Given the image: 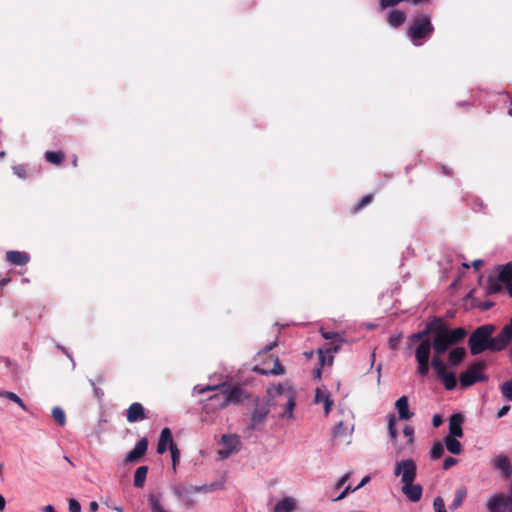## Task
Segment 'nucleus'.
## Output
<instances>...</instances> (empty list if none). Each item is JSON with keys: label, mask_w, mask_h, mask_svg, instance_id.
Masks as SVG:
<instances>
[{"label": "nucleus", "mask_w": 512, "mask_h": 512, "mask_svg": "<svg viewBox=\"0 0 512 512\" xmlns=\"http://www.w3.org/2000/svg\"><path fill=\"white\" fill-rule=\"evenodd\" d=\"M431 330L425 326L422 331L409 336V344L418 343L415 348V359L417 362V373L427 376L429 373V357L431 356L432 341L429 338Z\"/></svg>", "instance_id": "1"}, {"label": "nucleus", "mask_w": 512, "mask_h": 512, "mask_svg": "<svg viewBox=\"0 0 512 512\" xmlns=\"http://www.w3.org/2000/svg\"><path fill=\"white\" fill-rule=\"evenodd\" d=\"M431 330L425 326L422 331L409 336V344L418 343L415 348V359L417 362V373L427 376L429 373V357L431 356L432 341L429 338Z\"/></svg>", "instance_id": "2"}, {"label": "nucleus", "mask_w": 512, "mask_h": 512, "mask_svg": "<svg viewBox=\"0 0 512 512\" xmlns=\"http://www.w3.org/2000/svg\"><path fill=\"white\" fill-rule=\"evenodd\" d=\"M494 272L496 274H491L486 279V295L501 293L505 286L508 295L512 298V261L495 266Z\"/></svg>", "instance_id": "3"}, {"label": "nucleus", "mask_w": 512, "mask_h": 512, "mask_svg": "<svg viewBox=\"0 0 512 512\" xmlns=\"http://www.w3.org/2000/svg\"><path fill=\"white\" fill-rule=\"evenodd\" d=\"M434 32L431 17L427 14H417L407 28V36L416 46L422 45Z\"/></svg>", "instance_id": "4"}, {"label": "nucleus", "mask_w": 512, "mask_h": 512, "mask_svg": "<svg viewBox=\"0 0 512 512\" xmlns=\"http://www.w3.org/2000/svg\"><path fill=\"white\" fill-rule=\"evenodd\" d=\"M220 390V393L210 397V400H216L221 408H225L230 404L238 405L242 403L246 397L243 388L237 385L223 383L216 386H207L202 391Z\"/></svg>", "instance_id": "5"}, {"label": "nucleus", "mask_w": 512, "mask_h": 512, "mask_svg": "<svg viewBox=\"0 0 512 512\" xmlns=\"http://www.w3.org/2000/svg\"><path fill=\"white\" fill-rule=\"evenodd\" d=\"M495 331L493 324L477 327L470 335L468 346L472 355H478L486 350L491 351L492 334Z\"/></svg>", "instance_id": "6"}, {"label": "nucleus", "mask_w": 512, "mask_h": 512, "mask_svg": "<svg viewBox=\"0 0 512 512\" xmlns=\"http://www.w3.org/2000/svg\"><path fill=\"white\" fill-rule=\"evenodd\" d=\"M486 364L483 361H477L470 365L466 371L460 374L459 380L462 387H469L473 384L487 380L483 373Z\"/></svg>", "instance_id": "7"}, {"label": "nucleus", "mask_w": 512, "mask_h": 512, "mask_svg": "<svg viewBox=\"0 0 512 512\" xmlns=\"http://www.w3.org/2000/svg\"><path fill=\"white\" fill-rule=\"evenodd\" d=\"M271 349L272 345L266 347L264 355L267 356V359L261 365L254 366L253 371L261 375H282L285 373V368L280 363L278 357L268 354V351Z\"/></svg>", "instance_id": "8"}, {"label": "nucleus", "mask_w": 512, "mask_h": 512, "mask_svg": "<svg viewBox=\"0 0 512 512\" xmlns=\"http://www.w3.org/2000/svg\"><path fill=\"white\" fill-rule=\"evenodd\" d=\"M270 402L269 398L261 399L257 397L254 400V409L251 415V424L250 428L255 429L258 425L263 424L270 412Z\"/></svg>", "instance_id": "9"}, {"label": "nucleus", "mask_w": 512, "mask_h": 512, "mask_svg": "<svg viewBox=\"0 0 512 512\" xmlns=\"http://www.w3.org/2000/svg\"><path fill=\"white\" fill-rule=\"evenodd\" d=\"M417 474V467L412 459L401 460L396 463L394 475L401 476L402 484L414 482Z\"/></svg>", "instance_id": "10"}, {"label": "nucleus", "mask_w": 512, "mask_h": 512, "mask_svg": "<svg viewBox=\"0 0 512 512\" xmlns=\"http://www.w3.org/2000/svg\"><path fill=\"white\" fill-rule=\"evenodd\" d=\"M512 340V328L507 324L496 337H492L491 351L497 352L505 349Z\"/></svg>", "instance_id": "11"}, {"label": "nucleus", "mask_w": 512, "mask_h": 512, "mask_svg": "<svg viewBox=\"0 0 512 512\" xmlns=\"http://www.w3.org/2000/svg\"><path fill=\"white\" fill-rule=\"evenodd\" d=\"M452 345L453 344L448 336V333L446 332V327H439L438 333L434 336L432 341V348L434 353L443 354Z\"/></svg>", "instance_id": "12"}, {"label": "nucleus", "mask_w": 512, "mask_h": 512, "mask_svg": "<svg viewBox=\"0 0 512 512\" xmlns=\"http://www.w3.org/2000/svg\"><path fill=\"white\" fill-rule=\"evenodd\" d=\"M487 508L489 512H512V503L510 498L499 494L490 499Z\"/></svg>", "instance_id": "13"}, {"label": "nucleus", "mask_w": 512, "mask_h": 512, "mask_svg": "<svg viewBox=\"0 0 512 512\" xmlns=\"http://www.w3.org/2000/svg\"><path fill=\"white\" fill-rule=\"evenodd\" d=\"M221 442L225 446L224 449L219 450L222 458H227L240 449L241 442L237 435H223Z\"/></svg>", "instance_id": "14"}, {"label": "nucleus", "mask_w": 512, "mask_h": 512, "mask_svg": "<svg viewBox=\"0 0 512 512\" xmlns=\"http://www.w3.org/2000/svg\"><path fill=\"white\" fill-rule=\"evenodd\" d=\"M145 409L139 402L132 403L126 411V419L129 423H135L146 419Z\"/></svg>", "instance_id": "15"}, {"label": "nucleus", "mask_w": 512, "mask_h": 512, "mask_svg": "<svg viewBox=\"0 0 512 512\" xmlns=\"http://www.w3.org/2000/svg\"><path fill=\"white\" fill-rule=\"evenodd\" d=\"M148 448V439L146 437L141 438L135 445V447L127 454L126 461L133 463L137 462L142 458Z\"/></svg>", "instance_id": "16"}, {"label": "nucleus", "mask_w": 512, "mask_h": 512, "mask_svg": "<svg viewBox=\"0 0 512 512\" xmlns=\"http://www.w3.org/2000/svg\"><path fill=\"white\" fill-rule=\"evenodd\" d=\"M5 258L15 266H24L30 261V255L27 252L17 250L7 251Z\"/></svg>", "instance_id": "17"}, {"label": "nucleus", "mask_w": 512, "mask_h": 512, "mask_svg": "<svg viewBox=\"0 0 512 512\" xmlns=\"http://www.w3.org/2000/svg\"><path fill=\"white\" fill-rule=\"evenodd\" d=\"M464 421V417L462 414L457 413L453 414L449 418V435L450 437H463V429L462 424Z\"/></svg>", "instance_id": "18"}, {"label": "nucleus", "mask_w": 512, "mask_h": 512, "mask_svg": "<svg viewBox=\"0 0 512 512\" xmlns=\"http://www.w3.org/2000/svg\"><path fill=\"white\" fill-rule=\"evenodd\" d=\"M422 487L414 482L404 483L402 486L403 494L412 502H418L422 497Z\"/></svg>", "instance_id": "19"}, {"label": "nucleus", "mask_w": 512, "mask_h": 512, "mask_svg": "<svg viewBox=\"0 0 512 512\" xmlns=\"http://www.w3.org/2000/svg\"><path fill=\"white\" fill-rule=\"evenodd\" d=\"M171 443H174L173 437H172V432L169 428L166 427V428L162 429V431H161L158 445H157V453H159V454L165 453L167 450V447L171 446Z\"/></svg>", "instance_id": "20"}, {"label": "nucleus", "mask_w": 512, "mask_h": 512, "mask_svg": "<svg viewBox=\"0 0 512 512\" xmlns=\"http://www.w3.org/2000/svg\"><path fill=\"white\" fill-rule=\"evenodd\" d=\"M395 407L399 414V419L401 420H409L413 417V413L409 410L408 398L407 396L400 397L396 403Z\"/></svg>", "instance_id": "21"}, {"label": "nucleus", "mask_w": 512, "mask_h": 512, "mask_svg": "<svg viewBox=\"0 0 512 512\" xmlns=\"http://www.w3.org/2000/svg\"><path fill=\"white\" fill-rule=\"evenodd\" d=\"M315 403H323L324 404V413L327 416L333 405V400L330 398V395L323 391L320 388H317L315 391V397H314Z\"/></svg>", "instance_id": "22"}, {"label": "nucleus", "mask_w": 512, "mask_h": 512, "mask_svg": "<svg viewBox=\"0 0 512 512\" xmlns=\"http://www.w3.org/2000/svg\"><path fill=\"white\" fill-rule=\"evenodd\" d=\"M406 13L401 10H391L387 16L388 24L393 28H398L406 21Z\"/></svg>", "instance_id": "23"}, {"label": "nucleus", "mask_w": 512, "mask_h": 512, "mask_svg": "<svg viewBox=\"0 0 512 512\" xmlns=\"http://www.w3.org/2000/svg\"><path fill=\"white\" fill-rule=\"evenodd\" d=\"M296 509V500L292 497H285L274 507V512H293Z\"/></svg>", "instance_id": "24"}, {"label": "nucleus", "mask_w": 512, "mask_h": 512, "mask_svg": "<svg viewBox=\"0 0 512 512\" xmlns=\"http://www.w3.org/2000/svg\"><path fill=\"white\" fill-rule=\"evenodd\" d=\"M495 468L502 471L503 475L507 478L512 474V466L506 456H498L494 461Z\"/></svg>", "instance_id": "25"}, {"label": "nucleus", "mask_w": 512, "mask_h": 512, "mask_svg": "<svg viewBox=\"0 0 512 512\" xmlns=\"http://www.w3.org/2000/svg\"><path fill=\"white\" fill-rule=\"evenodd\" d=\"M44 158L48 163L60 166L64 162L66 156L62 151H46Z\"/></svg>", "instance_id": "26"}, {"label": "nucleus", "mask_w": 512, "mask_h": 512, "mask_svg": "<svg viewBox=\"0 0 512 512\" xmlns=\"http://www.w3.org/2000/svg\"><path fill=\"white\" fill-rule=\"evenodd\" d=\"M465 355V349L463 347H457L449 353L448 362L452 366H457L464 360Z\"/></svg>", "instance_id": "27"}, {"label": "nucleus", "mask_w": 512, "mask_h": 512, "mask_svg": "<svg viewBox=\"0 0 512 512\" xmlns=\"http://www.w3.org/2000/svg\"><path fill=\"white\" fill-rule=\"evenodd\" d=\"M457 437L446 436L444 438V443L447 450L455 455H459L462 453L463 448L462 444L456 439Z\"/></svg>", "instance_id": "28"}, {"label": "nucleus", "mask_w": 512, "mask_h": 512, "mask_svg": "<svg viewBox=\"0 0 512 512\" xmlns=\"http://www.w3.org/2000/svg\"><path fill=\"white\" fill-rule=\"evenodd\" d=\"M466 496H467V489H466V487H464V486L459 487L455 491V496H454V499H453L452 503L450 504V509L451 510L458 509L462 505V503H463L464 499L466 498Z\"/></svg>", "instance_id": "29"}, {"label": "nucleus", "mask_w": 512, "mask_h": 512, "mask_svg": "<svg viewBox=\"0 0 512 512\" xmlns=\"http://www.w3.org/2000/svg\"><path fill=\"white\" fill-rule=\"evenodd\" d=\"M446 332L453 345L460 343L466 336L467 332L463 327H458L453 330L446 328Z\"/></svg>", "instance_id": "30"}, {"label": "nucleus", "mask_w": 512, "mask_h": 512, "mask_svg": "<svg viewBox=\"0 0 512 512\" xmlns=\"http://www.w3.org/2000/svg\"><path fill=\"white\" fill-rule=\"evenodd\" d=\"M148 473L147 466H140L136 469L134 474V486L137 488H142L145 484V480Z\"/></svg>", "instance_id": "31"}, {"label": "nucleus", "mask_w": 512, "mask_h": 512, "mask_svg": "<svg viewBox=\"0 0 512 512\" xmlns=\"http://www.w3.org/2000/svg\"><path fill=\"white\" fill-rule=\"evenodd\" d=\"M440 355L441 354L434 353L432 359H429V367L432 366L439 377L443 375L445 372H447L445 364L443 360L440 358Z\"/></svg>", "instance_id": "32"}, {"label": "nucleus", "mask_w": 512, "mask_h": 512, "mask_svg": "<svg viewBox=\"0 0 512 512\" xmlns=\"http://www.w3.org/2000/svg\"><path fill=\"white\" fill-rule=\"evenodd\" d=\"M374 200V195L373 194H367L365 196H363L352 208H351V213L352 214H357L359 213L361 210H363L365 207H367L368 205H370Z\"/></svg>", "instance_id": "33"}, {"label": "nucleus", "mask_w": 512, "mask_h": 512, "mask_svg": "<svg viewBox=\"0 0 512 512\" xmlns=\"http://www.w3.org/2000/svg\"><path fill=\"white\" fill-rule=\"evenodd\" d=\"M443 385L445 389L447 390H453L457 385V379L456 376L451 372H445L443 375L440 376Z\"/></svg>", "instance_id": "34"}, {"label": "nucleus", "mask_w": 512, "mask_h": 512, "mask_svg": "<svg viewBox=\"0 0 512 512\" xmlns=\"http://www.w3.org/2000/svg\"><path fill=\"white\" fill-rule=\"evenodd\" d=\"M0 397H4L14 403H16L19 407H21L23 410H27V407L25 403L22 401V399L14 392L9 391H3L0 392Z\"/></svg>", "instance_id": "35"}, {"label": "nucleus", "mask_w": 512, "mask_h": 512, "mask_svg": "<svg viewBox=\"0 0 512 512\" xmlns=\"http://www.w3.org/2000/svg\"><path fill=\"white\" fill-rule=\"evenodd\" d=\"M317 353L319 356L317 367L323 368L325 365L331 366L333 364V360H334L333 355H329L327 357V354L325 353L324 349H318Z\"/></svg>", "instance_id": "36"}, {"label": "nucleus", "mask_w": 512, "mask_h": 512, "mask_svg": "<svg viewBox=\"0 0 512 512\" xmlns=\"http://www.w3.org/2000/svg\"><path fill=\"white\" fill-rule=\"evenodd\" d=\"M52 417L60 426H64L66 424L65 412L60 407L53 408Z\"/></svg>", "instance_id": "37"}, {"label": "nucleus", "mask_w": 512, "mask_h": 512, "mask_svg": "<svg viewBox=\"0 0 512 512\" xmlns=\"http://www.w3.org/2000/svg\"><path fill=\"white\" fill-rule=\"evenodd\" d=\"M444 454V446L441 442H435L430 451V457L433 460L439 459Z\"/></svg>", "instance_id": "38"}, {"label": "nucleus", "mask_w": 512, "mask_h": 512, "mask_svg": "<svg viewBox=\"0 0 512 512\" xmlns=\"http://www.w3.org/2000/svg\"><path fill=\"white\" fill-rule=\"evenodd\" d=\"M342 342L343 339L331 341L325 344V346L322 349H324L326 354L331 355L332 353H336L340 349Z\"/></svg>", "instance_id": "39"}, {"label": "nucleus", "mask_w": 512, "mask_h": 512, "mask_svg": "<svg viewBox=\"0 0 512 512\" xmlns=\"http://www.w3.org/2000/svg\"><path fill=\"white\" fill-rule=\"evenodd\" d=\"M12 170H13L14 174L17 177H19L20 179H27L29 176L26 165H23V164L14 165V166H12Z\"/></svg>", "instance_id": "40"}, {"label": "nucleus", "mask_w": 512, "mask_h": 512, "mask_svg": "<svg viewBox=\"0 0 512 512\" xmlns=\"http://www.w3.org/2000/svg\"><path fill=\"white\" fill-rule=\"evenodd\" d=\"M388 433L392 440L397 438L396 418L394 415L388 417Z\"/></svg>", "instance_id": "41"}, {"label": "nucleus", "mask_w": 512, "mask_h": 512, "mask_svg": "<svg viewBox=\"0 0 512 512\" xmlns=\"http://www.w3.org/2000/svg\"><path fill=\"white\" fill-rule=\"evenodd\" d=\"M501 393L507 400L512 401V380L502 384Z\"/></svg>", "instance_id": "42"}, {"label": "nucleus", "mask_w": 512, "mask_h": 512, "mask_svg": "<svg viewBox=\"0 0 512 512\" xmlns=\"http://www.w3.org/2000/svg\"><path fill=\"white\" fill-rule=\"evenodd\" d=\"M426 327L429 328L432 333L435 332L437 334L439 327H445V326H444L441 318L435 317L431 322H429L426 325Z\"/></svg>", "instance_id": "43"}, {"label": "nucleus", "mask_w": 512, "mask_h": 512, "mask_svg": "<svg viewBox=\"0 0 512 512\" xmlns=\"http://www.w3.org/2000/svg\"><path fill=\"white\" fill-rule=\"evenodd\" d=\"M295 407V400L292 396L289 397L286 403V409L284 413L282 414L283 417H289L291 418L293 416V409Z\"/></svg>", "instance_id": "44"}, {"label": "nucleus", "mask_w": 512, "mask_h": 512, "mask_svg": "<svg viewBox=\"0 0 512 512\" xmlns=\"http://www.w3.org/2000/svg\"><path fill=\"white\" fill-rule=\"evenodd\" d=\"M170 452H171L173 468L175 469L176 468V464H177V462L179 460V457H180V451L178 450V448H177L175 443H171Z\"/></svg>", "instance_id": "45"}, {"label": "nucleus", "mask_w": 512, "mask_h": 512, "mask_svg": "<svg viewBox=\"0 0 512 512\" xmlns=\"http://www.w3.org/2000/svg\"><path fill=\"white\" fill-rule=\"evenodd\" d=\"M320 333L322 335V337L326 340H331V341H335V340H340L342 339L340 337V335L338 333H335V332H328V331H325L323 329L320 330Z\"/></svg>", "instance_id": "46"}, {"label": "nucleus", "mask_w": 512, "mask_h": 512, "mask_svg": "<svg viewBox=\"0 0 512 512\" xmlns=\"http://www.w3.org/2000/svg\"><path fill=\"white\" fill-rule=\"evenodd\" d=\"M433 505H434L435 512H447L446 508H445L444 501L441 497H436L434 499Z\"/></svg>", "instance_id": "47"}, {"label": "nucleus", "mask_w": 512, "mask_h": 512, "mask_svg": "<svg viewBox=\"0 0 512 512\" xmlns=\"http://www.w3.org/2000/svg\"><path fill=\"white\" fill-rule=\"evenodd\" d=\"M403 433L406 437H408V443H413L414 441V428L410 425H406L403 429Z\"/></svg>", "instance_id": "48"}, {"label": "nucleus", "mask_w": 512, "mask_h": 512, "mask_svg": "<svg viewBox=\"0 0 512 512\" xmlns=\"http://www.w3.org/2000/svg\"><path fill=\"white\" fill-rule=\"evenodd\" d=\"M358 488L355 487V488H352L350 485H348L343 491L342 493L337 496L336 498H334L333 500L334 501H340L342 499H344L350 492H354L356 491Z\"/></svg>", "instance_id": "49"}, {"label": "nucleus", "mask_w": 512, "mask_h": 512, "mask_svg": "<svg viewBox=\"0 0 512 512\" xmlns=\"http://www.w3.org/2000/svg\"><path fill=\"white\" fill-rule=\"evenodd\" d=\"M458 463V460L454 457H447L445 458L444 462H443V469L444 470H448L450 469L452 466L456 465Z\"/></svg>", "instance_id": "50"}, {"label": "nucleus", "mask_w": 512, "mask_h": 512, "mask_svg": "<svg viewBox=\"0 0 512 512\" xmlns=\"http://www.w3.org/2000/svg\"><path fill=\"white\" fill-rule=\"evenodd\" d=\"M69 511L70 512H80L81 511V505L76 499L69 500Z\"/></svg>", "instance_id": "51"}, {"label": "nucleus", "mask_w": 512, "mask_h": 512, "mask_svg": "<svg viewBox=\"0 0 512 512\" xmlns=\"http://www.w3.org/2000/svg\"><path fill=\"white\" fill-rule=\"evenodd\" d=\"M350 476H351V473H350V472H348V473L344 474V475H343V476L338 480V482L336 483L335 488H336V489H340V488H341V487H342V486H343V485H344V484L349 480Z\"/></svg>", "instance_id": "52"}, {"label": "nucleus", "mask_w": 512, "mask_h": 512, "mask_svg": "<svg viewBox=\"0 0 512 512\" xmlns=\"http://www.w3.org/2000/svg\"><path fill=\"white\" fill-rule=\"evenodd\" d=\"M400 339H401V336H392V337H390V339H389V347L392 350H395L398 347V345H399Z\"/></svg>", "instance_id": "53"}, {"label": "nucleus", "mask_w": 512, "mask_h": 512, "mask_svg": "<svg viewBox=\"0 0 512 512\" xmlns=\"http://www.w3.org/2000/svg\"><path fill=\"white\" fill-rule=\"evenodd\" d=\"M346 429V427H344V423L342 421H340L335 427H334V436L337 437V436H340L343 431Z\"/></svg>", "instance_id": "54"}, {"label": "nucleus", "mask_w": 512, "mask_h": 512, "mask_svg": "<svg viewBox=\"0 0 512 512\" xmlns=\"http://www.w3.org/2000/svg\"><path fill=\"white\" fill-rule=\"evenodd\" d=\"M510 410V406L509 405H504L501 409H499V411L497 412V418H501L503 416H505Z\"/></svg>", "instance_id": "55"}, {"label": "nucleus", "mask_w": 512, "mask_h": 512, "mask_svg": "<svg viewBox=\"0 0 512 512\" xmlns=\"http://www.w3.org/2000/svg\"><path fill=\"white\" fill-rule=\"evenodd\" d=\"M432 423L434 427H439L443 423V420L439 414H435L432 418Z\"/></svg>", "instance_id": "56"}, {"label": "nucleus", "mask_w": 512, "mask_h": 512, "mask_svg": "<svg viewBox=\"0 0 512 512\" xmlns=\"http://www.w3.org/2000/svg\"><path fill=\"white\" fill-rule=\"evenodd\" d=\"M493 306H494V303H493V302H491V301H486V302H484V303H482V304L480 305V307H481V308H482V310H484V311H487V310L491 309Z\"/></svg>", "instance_id": "57"}, {"label": "nucleus", "mask_w": 512, "mask_h": 512, "mask_svg": "<svg viewBox=\"0 0 512 512\" xmlns=\"http://www.w3.org/2000/svg\"><path fill=\"white\" fill-rule=\"evenodd\" d=\"M321 375H322V368L321 367H316L313 371V377L314 379H320L321 378Z\"/></svg>", "instance_id": "58"}, {"label": "nucleus", "mask_w": 512, "mask_h": 512, "mask_svg": "<svg viewBox=\"0 0 512 512\" xmlns=\"http://www.w3.org/2000/svg\"><path fill=\"white\" fill-rule=\"evenodd\" d=\"M98 503L96 501H92L89 504V510L90 512H96L98 510Z\"/></svg>", "instance_id": "59"}, {"label": "nucleus", "mask_w": 512, "mask_h": 512, "mask_svg": "<svg viewBox=\"0 0 512 512\" xmlns=\"http://www.w3.org/2000/svg\"><path fill=\"white\" fill-rule=\"evenodd\" d=\"M370 481V477L369 476H365L361 482L359 483V485L357 486V488H361L363 487L365 484H367L368 482Z\"/></svg>", "instance_id": "60"}, {"label": "nucleus", "mask_w": 512, "mask_h": 512, "mask_svg": "<svg viewBox=\"0 0 512 512\" xmlns=\"http://www.w3.org/2000/svg\"><path fill=\"white\" fill-rule=\"evenodd\" d=\"M6 501L5 498L0 494V512L5 509Z\"/></svg>", "instance_id": "61"}, {"label": "nucleus", "mask_w": 512, "mask_h": 512, "mask_svg": "<svg viewBox=\"0 0 512 512\" xmlns=\"http://www.w3.org/2000/svg\"><path fill=\"white\" fill-rule=\"evenodd\" d=\"M472 265H473V267L475 269H479L483 265V261L482 260H475V261H473Z\"/></svg>", "instance_id": "62"}, {"label": "nucleus", "mask_w": 512, "mask_h": 512, "mask_svg": "<svg viewBox=\"0 0 512 512\" xmlns=\"http://www.w3.org/2000/svg\"><path fill=\"white\" fill-rule=\"evenodd\" d=\"M44 512H55V509L52 505H47L43 508Z\"/></svg>", "instance_id": "63"}, {"label": "nucleus", "mask_w": 512, "mask_h": 512, "mask_svg": "<svg viewBox=\"0 0 512 512\" xmlns=\"http://www.w3.org/2000/svg\"><path fill=\"white\" fill-rule=\"evenodd\" d=\"M9 282H10V278H9V277H7V278H3V279H0V286H5V285H7Z\"/></svg>", "instance_id": "64"}]
</instances>
